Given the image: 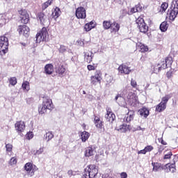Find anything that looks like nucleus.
I'll return each instance as SVG.
<instances>
[{
	"label": "nucleus",
	"instance_id": "obj_1",
	"mask_svg": "<svg viewBox=\"0 0 178 178\" xmlns=\"http://www.w3.org/2000/svg\"><path fill=\"white\" fill-rule=\"evenodd\" d=\"M97 175H98L97 166L95 165H90L85 168L82 178H95Z\"/></svg>",
	"mask_w": 178,
	"mask_h": 178
},
{
	"label": "nucleus",
	"instance_id": "obj_2",
	"mask_svg": "<svg viewBox=\"0 0 178 178\" xmlns=\"http://www.w3.org/2000/svg\"><path fill=\"white\" fill-rule=\"evenodd\" d=\"M9 40L6 36L0 37V55H5L8 52Z\"/></svg>",
	"mask_w": 178,
	"mask_h": 178
},
{
	"label": "nucleus",
	"instance_id": "obj_3",
	"mask_svg": "<svg viewBox=\"0 0 178 178\" xmlns=\"http://www.w3.org/2000/svg\"><path fill=\"white\" fill-rule=\"evenodd\" d=\"M170 98H172V95H167L162 97L161 103L159 104L156 107V111L157 112H163V111L166 109V104Z\"/></svg>",
	"mask_w": 178,
	"mask_h": 178
},
{
	"label": "nucleus",
	"instance_id": "obj_4",
	"mask_svg": "<svg viewBox=\"0 0 178 178\" xmlns=\"http://www.w3.org/2000/svg\"><path fill=\"white\" fill-rule=\"evenodd\" d=\"M48 31H47V28L43 27L36 35V42L40 43L41 41H48Z\"/></svg>",
	"mask_w": 178,
	"mask_h": 178
},
{
	"label": "nucleus",
	"instance_id": "obj_5",
	"mask_svg": "<svg viewBox=\"0 0 178 178\" xmlns=\"http://www.w3.org/2000/svg\"><path fill=\"white\" fill-rule=\"evenodd\" d=\"M136 22L140 33H144V34H145V33L148 31V26H147V24H145L144 19H143L141 17H139L137 18Z\"/></svg>",
	"mask_w": 178,
	"mask_h": 178
},
{
	"label": "nucleus",
	"instance_id": "obj_6",
	"mask_svg": "<svg viewBox=\"0 0 178 178\" xmlns=\"http://www.w3.org/2000/svg\"><path fill=\"white\" fill-rule=\"evenodd\" d=\"M101 80H102V72L98 70L95 72V75L90 77V83L97 86L98 83H101Z\"/></svg>",
	"mask_w": 178,
	"mask_h": 178
},
{
	"label": "nucleus",
	"instance_id": "obj_7",
	"mask_svg": "<svg viewBox=\"0 0 178 178\" xmlns=\"http://www.w3.org/2000/svg\"><path fill=\"white\" fill-rule=\"evenodd\" d=\"M127 99L131 106H136V105L138 104V97L133 92H131L128 94L127 96Z\"/></svg>",
	"mask_w": 178,
	"mask_h": 178
},
{
	"label": "nucleus",
	"instance_id": "obj_8",
	"mask_svg": "<svg viewBox=\"0 0 178 178\" xmlns=\"http://www.w3.org/2000/svg\"><path fill=\"white\" fill-rule=\"evenodd\" d=\"M24 170L27 173H31V176H34V173L38 170V168L33 163H26L24 165Z\"/></svg>",
	"mask_w": 178,
	"mask_h": 178
},
{
	"label": "nucleus",
	"instance_id": "obj_9",
	"mask_svg": "<svg viewBox=\"0 0 178 178\" xmlns=\"http://www.w3.org/2000/svg\"><path fill=\"white\" fill-rule=\"evenodd\" d=\"M75 15L77 19H86L87 17V15L86 13V8L81 6L76 8Z\"/></svg>",
	"mask_w": 178,
	"mask_h": 178
},
{
	"label": "nucleus",
	"instance_id": "obj_10",
	"mask_svg": "<svg viewBox=\"0 0 178 178\" xmlns=\"http://www.w3.org/2000/svg\"><path fill=\"white\" fill-rule=\"evenodd\" d=\"M19 15H20V19L22 23H24V24H27L29 23V13H27V11L26 10H20L19 11Z\"/></svg>",
	"mask_w": 178,
	"mask_h": 178
},
{
	"label": "nucleus",
	"instance_id": "obj_11",
	"mask_svg": "<svg viewBox=\"0 0 178 178\" xmlns=\"http://www.w3.org/2000/svg\"><path fill=\"white\" fill-rule=\"evenodd\" d=\"M106 114L105 115V119L107 122L113 123V120L116 118V116L112 113V110L110 108H106Z\"/></svg>",
	"mask_w": 178,
	"mask_h": 178
},
{
	"label": "nucleus",
	"instance_id": "obj_12",
	"mask_svg": "<svg viewBox=\"0 0 178 178\" xmlns=\"http://www.w3.org/2000/svg\"><path fill=\"white\" fill-rule=\"evenodd\" d=\"M15 127L17 133H23L26 129V124L23 121H17L15 124Z\"/></svg>",
	"mask_w": 178,
	"mask_h": 178
},
{
	"label": "nucleus",
	"instance_id": "obj_13",
	"mask_svg": "<svg viewBox=\"0 0 178 178\" xmlns=\"http://www.w3.org/2000/svg\"><path fill=\"white\" fill-rule=\"evenodd\" d=\"M17 31L19 34H22V35L28 37L29 33H30V29H29V26L26 25H22L19 26Z\"/></svg>",
	"mask_w": 178,
	"mask_h": 178
},
{
	"label": "nucleus",
	"instance_id": "obj_14",
	"mask_svg": "<svg viewBox=\"0 0 178 178\" xmlns=\"http://www.w3.org/2000/svg\"><path fill=\"white\" fill-rule=\"evenodd\" d=\"M118 72L121 74H129L130 72H131V70L127 65L122 64L119 66L118 67Z\"/></svg>",
	"mask_w": 178,
	"mask_h": 178
},
{
	"label": "nucleus",
	"instance_id": "obj_15",
	"mask_svg": "<svg viewBox=\"0 0 178 178\" xmlns=\"http://www.w3.org/2000/svg\"><path fill=\"white\" fill-rule=\"evenodd\" d=\"M42 104L45 106L47 109L51 111L53 109L54 104H52V100L48 97H43V102Z\"/></svg>",
	"mask_w": 178,
	"mask_h": 178
},
{
	"label": "nucleus",
	"instance_id": "obj_16",
	"mask_svg": "<svg viewBox=\"0 0 178 178\" xmlns=\"http://www.w3.org/2000/svg\"><path fill=\"white\" fill-rule=\"evenodd\" d=\"M133 119H134V111H130L124 116L123 122H124L125 123H130V122L133 120Z\"/></svg>",
	"mask_w": 178,
	"mask_h": 178
},
{
	"label": "nucleus",
	"instance_id": "obj_17",
	"mask_svg": "<svg viewBox=\"0 0 178 178\" xmlns=\"http://www.w3.org/2000/svg\"><path fill=\"white\" fill-rule=\"evenodd\" d=\"M115 130H117V131H119L120 133H126L127 131H130V125L123 124L120 127H117L115 128Z\"/></svg>",
	"mask_w": 178,
	"mask_h": 178
},
{
	"label": "nucleus",
	"instance_id": "obj_18",
	"mask_svg": "<svg viewBox=\"0 0 178 178\" xmlns=\"http://www.w3.org/2000/svg\"><path fill=\"white\" fill-rule=\"evenodd\" d=\"M178 15V11H176L175 10L170 9V10H168L167 13V16L168 19H170L172 22L176 19Z\"/></svg>",
	"mask_w": 178,
	"mask_h": 178
},
{
	"label": "nucleus",
	"instance_id": "obj_19",
	"mask_svg": "<svg viewBox=\"0 0 178 178\" xmlns=\"http://www.w3.org/2000/svg\"><path fill=\"white\" fill-rule=\"evenodd\" d=\"M95 154V146H89L86 148L85 156L88 158H90V156H92Z\"/></svg>",
	"mask_w": 178,
	"mask_h": 178
},
{
	"label": "nucleus",
	"instance_id": "obj_20",
	"mask_svg": "<svg viewBox=\"0 0 178 178\" xmlns=\"http://www.w3.org/2000/svg\"><path fill=\"white\" fill-rule=\"evenodd\" d=\"M38 17L40 21L41 24H45L46 23H48V17L44 13H39L38 14Z\"/></svg>",
	"mask_w": 178,
	"mask_h": 178
},
{
	"label": "nucleus",
	"instance_id": "obj_21",
	"mask_svg": "<svg viewBox=\"0 0 178 178\" xmlns=\"http://www.w3.org/2000/svg\"><path fill=\"white\" fill-rule=\"evenodd\" d=\"M79 136L81 137L82 143H86V141H87V140L90 138V133L86 131L80 132Z\"/></svg>",
	"mask_w": 178,
	"mask_h": 178
},
{
	"label": "nucleus",
	"instance_id": "obj_22",
	"mask_svg": "<svg viewBox=\"0 0 178 178\" xmlns=\"http://www.w3.org/2000/svg\"><path fill=\"white\" fill-rule=\"evenodd\" d=\"M84 54V60L87 63H91L92 62V52H83Z\"/></svg>",
	"mask_w": 178,
	"mask_h": 178
},
{
	"label": "nucleus",
	"instance_id": "obj_23",
	"mask_svg": "<svg viewBox=\"0 0 178 178\" xmlns=\"http://www.w3.org/2000/svg\"><path fill=\"white\" fill-rule=\"evenodd\" d=\"M110 29L111 30V33H118V31L120 30V25L116 22H113L111 23V26Z\"/></svg>",
	"mask_w": 178,
	"mask_h": 178
},
{
	"label": "nucleus",
	"instance_id": "obj_24",
	"mask_svg": "<svg viewBox=\"0 0 178 178\" xmlns=\"http://www.w3.org/2000/svg\"><path fill=\"white\" fill-rule=\"evenodd\" d=\"M138 113L139 115H140V116H143V118H147V116L149 115V111H148L147 108L143 107L138 111Z\"/></svg>",
	"mask_w": 178,
	"mask_h": 178
},
{
	"label": "nucleus",
	"instance_id": "obj_25",
	"mask_svg": "<svg viewBox=\"0 0 178 178\" xmlns=\"http://www.w3.org/2000/svg\"><path fill=\"white\" fill-rule=\"evenodd\" d=\"M136 47L138 49H140V52H147L148 51V46H145L144 45V44L141 43V42H138L136 43Z\"/></svg>",
	"mask_w": 178,
	"mask_h": 178
},
{
	"label": "nucleus",
	"instance_id": "obj_26",
	"mask_svg": "<svg viewBox=\"0 0 178 178\" xmlns=\"http://www.w3.org/2000/svg\"><path fill=\"white\" fill-rule=\"evenodd\" d=\"M44 71L47 74H52L54 72V65L51 64H47L44 67Z\"/></svg>",
	"mask_w": 178,
	"mask_h": 178
},
{
	"label": "nucleus",
	"instance_id": "obj_27",
	"mask_svg": "<svg viewBox=\"0 0 178 178\" xmlns=\"http://www.w3.org/2000/svg\"><path fill=\"white\" fill-rule=\"evenodd\" d=\"M118 104L120 105V106H124V98L120 96V95H117L115 97V101H118Z\"/></svg>",
	"mask_w": 178,
	"mask_h": 178
},
{
	"label": "nucleus",
	"instance_id": "obj_28",
	"mask_svg": "<svg viewBox=\"0 0 178 178\" xmlns=\"http://www.w3.org/2000/svg\"><path fill=\"white\" fill-rule=\"evenodd\" d=\"M65 72H66V69L63 67V65H59L56 70V73H57L58 76H63Z\"/></svg>",
	"mask_w": 178,
	"mask_h": 178
},
{
	"label": "nucleus",
	"instance_id": "obj_29",
	"mask_svg": "<svg viewBox=\"0 0 178 178\" xmlns=\"http://www.w3.org/2000/svg\"><path fill=\"white\" fill-rule=\"evenodd\" d=\"M8 22V19L6 15L0 14V27L5 26Z\"/></svg>",
	"mask_w": 178,
	"mask_h": 178
},
{
	"label": "nucleus",
	"instance_id": "obj_30",
	"mask_svg": "<svg viewBox=\"0 0 178 178\" xmlns=\"http://www.w3.org/2000/svg\"><path fill=\"white\" fill-rule=\"evenodd\" d=\"M60 13H61L60 9L56 7L52 13V16L54 19H58L60 16Z\"/></svg>",
	"mask_w": 178,
	"mask_h": 178
},
{
	"label": "nucleus",
	"instance_id": "obj_31",
	"mask_svg": "<svg viewBox=\"0 0 178 178\" xmlns=\"http://www.w3.org/2000/svg\"><path fill=\"white\" fill-rule=\"evenodd\" d=\"M94 27H95V25H94V22H90V23L85 24L84 30L85 31H90V30H92Z\"/></svg>",
	"mask_w": 178,
	"mask_h": 178
},
{
	"label": "nucleus",
	"instance_id": "obj_32",
	"mask_svg": "<svg viewBox=\"0 0 178 178\" xmlns=\"http://www.w3.org/2000/svg\"><path fill=\"white\" fill-rule=\"evenodd\" d=\"M95 124L97 129H102V121H101L99 118H95Z\"/></svg>",
	"mask_w": 178,
	"mask_h": 178
},
{
	"label": "nucleus",
	"instance_id": "obj_33",
	"mask_svg": "<svg viewBox=\"0 0 178 178\" xmlns=\"http://www.w3.org/2000/svg\"><path fill=\"white\" fill-rule=\"evenodd\" d=\"M170 9L178 12V0H172L171 2Z\"/></svg>",
	"mask_w": 178,
	"mask_h": 178
},
{
	"label": "nucleus",
	"instance_id": "obj_34",
	"mask_svg": "<svg viewBox=\"0 0 178 178\" xmlns=\"http://www.w3.org/2000/svg\"><path fill=\"white\" fill-rule=\"evenodd\" d=\"M22 87L24 91H29L30 90V83L26 81L22 83Z\"/></svg>",
	"mask_w": 178,
	"mask_h": 178
},
{
	"label": "nucleus",
	"instance_id": "obj_35",
	"mask_svg": "<svg viewBox=\"0 0 178 178\" xmlns=\"http://www.w3.org/2000/svg\"><path fill=\"white\" fill-rule=\"evenodd\" d=\"M44 140H47V141H51L52 138H54V134L52 132H47L44 136Z\"/></svg>",
	"mask_w": 178,
	"mask_h": 178
},
{
	"label": "nucleus",
	"instance_id": "obj_36",
	"mask_svg": "<svg viewBox=\"0 0 178 178\" xmlns=\"http://www.w3.org/2000/svg\"><path fill=\"white\" fill-rule=\"evenodd\" d=\"M160 30L163 33H165L168 30V22H163L160 25Z\"/></svg>",
	"mask_w": 178,
	"mask_h": 178
},
{
	"label": "nucleus",
	"instance_id": "obj_37",
	"mask_svg": "<svg viewBox=\"0 0 178 178\" xmlns=\"http://www.w3.org/2000/svg\"><path fill=\"white\" fill-rule=\"evenodd\" d=\"M168 172H171V173H175L176 172V168L175 164L166 165Z\"/></svg>",
	"mask_w": 178,
	"mask_h": 178
},
{
	"label": "nucleus",
	"instance_id": "obj_38",
	"mask_svg": "<svg viewBox=\"0 0 178 178\" xmlns=\"http://www.w3.org/2000/svg\"><path fill=\"white\" fill-rule=\"evenodd\" d=\"M152 165L153 166V172H158L159 168H161V163H152Z\"/></svg>",
	"mask_w": 178,
	"mask_h": 178
},
{
	"label": "nucleus",
	"instance_id": "obj_39",
	"mask_svg": "<svg viewBox=\"0 0 178 178\" xmlns=\"http://www.w3.org/2000/svg\"><path fill=\"white\" fill-rule=\"evenodd\" d=\"M47 109H48L44 104H42V106L39 107L38 112L40 115H44L47 113Z\"/></svg>",
	"mask_w": 178,
	"mask_h": 178
},
{
	"label": "nucleus",
	"instance_id": "obj_40",
	"mask_svg": "<svg viewBox=\"0 0 178 178\" xmlns=\"http://www.w3.org/2000/svg\"><path fill=\"white\" fill-rule=\"evenodd\" d=\"M137 12H141L140 4L136 5L135 7L131 9V13H136Z\"/></svg>",
	"mask_w": 178,
	"mask_h": 178
},
{
	"label": "nucleus",
	"instance_id": "obj_41",
	"mask_svg": "<svg viewBox=\"0 0 178 178\" xmlns=\"http://www.w3.org/2000/svg\"><path fill=\"white\" fill-rule=\"evenodd\" d=\"M51 3H52V0H48L47 1L44 2L42 5V10H45V9H47V8H48V6H49L51 5Z\"/></svg>",
	"mask_w": 178,
	"mask_h": 178
},
{
	"label": "nucleus",
	"instance_id": "obj_42",
	"mask_svg": "<svg viewBox=\"0 0 178 178\" xmlns=\"http://www.w3.org/2000/svg\"><path fill=\"white\" fill-rule=\"evenodd\" d=\"M111 26H112V23H111L110 22L104 21L103 22V27L104 29H105V30H108L111 29Z\"/></svg>",
	"mask_w": 178,
	"mask_h": 178
},
{
	"label": "nucleus",
	"instance_id": "obj_43",
	"mask_svg": "<svg viewBox=\"0 0 178 178\" xmlns=\"http://www.w3.org/2000/svg\"><path fill=\"white\" fill-rule=\"evenodd\" d=\"M106 81L107 83V84H111L112 83H113V76H111V75H106Z\"/></svg>",
	"mask_w": 178,
	"mask_h": 178
},
{
	"label": "nucleus",
	"instance_id": "obj_44",
	"mask_svg": "<svg viewBox=\"0 0 178 178\" xmlns=\"http://www.w3.org/2000/svg\"><path fill=\"white\" fill-rule=\"evenodd\" d=\"M10 166H13V165H16L17 163V159L16 157H12L8 162Z\"/></svg>",
	"mask_w": 178,
	"mask_h": 178
},
{
	"label": "nucleus",
	"instance_id": "obj_45",
	"mask_svg": "<svg viewBox=\"0 0 178 178\" xmlns=\"http://www.w3.org/2000/svg\"><path fill=\"white\" fill-rule=\"evenodd\" d=\"M9 83L11 86H16L17 84V79L16 77H11L9 79Z\"/></svg>",
	"mask_w": 178,
	"mask_h": 178
},
{
	"label": "nucleus",
	"instance_id": "obj_46",
	"mask_svg": "<svg viewBox=\"0 0 178 178\" xmlns=\"http://www.w3.org/2000/svg\"><path fill=\"white\" fill-rule=\"evenodd\" d=\"M29 56H34L35 55V48L32 47L28 50Z\"/></svg>",
	"mask_w": 178,
	"mask_h": 178
},
{
	"label": "nucleus",
	"instance_id": "obj_47",
	"mask_svg": "<svg viewBox=\"0 0 178 178\" xmlns=\"http://www.w3.org/2000/svg\"><path fill=\"white\" fill-rule=\"evenodd\" d=\"M42 152H44V147H41L39 148V149L36 150L33 154L34 155H41V154H42Z\"/></svg>",
	"mask_w": 178,
	"mask_h": 178
},
{
	"label": "nucleus",
	"instance_id": "obj_48",
	"mask_svg": "<svg viewBox=\"0 0 178 178\" xmlns=\"http://www.w3.org/2000/svg\"><path fill=\"white\" fill-rule=\"evenodd\" d=\"M169 6V4L168 3H163L161 4V12H165L166 9H168V7Z\"/></svg>",
	"mask_w": 178,
	"mask_h": 178
},
{
	"label": "nucleus",
	"instance_id": "obj_49",
	"mask_svg": "<svg viewBox=\"0 0 178 178\" xmlns=\"http://www.w3.org/2000/svg\"><path fill=\"white\" fill-rule=\"evenodd\" d=\"M164 62L165 63L167 66L169 67V66L172 65V57H169V58H165Z\"/></svg>",
	"mask_w": 178,
	"mask_h": 178
},
{
	"label": "nucleus",
	"instance_id": "obj_50",
	"mask_svg": "<svg viewBox=\"0 0 178 178\" xmlns=\"http://www.w3.org/2000/svg\"><path fill=\"white\" fill-rule=\"evenodd\" d=\"M6 151L7 152H12V149L13 148V146L12 145V144H6Z\"/></svg>",
	"mask_w": 178,
	"mask_h": 178
},
{
	"label": "nucleus",
	"instance_id": "obj_51",
	"mask_svg": "<svg viewBox=\"0 0 178 178\" xmlns=\"http://www.w3.org/2000/svg\"><path fill=\"white\" fill-rule=\"evenodd\" d=\"M33 137H34V134H33V132H28L26 134V138H27V140H31Z\"/></svg>",
	"mask_w": 178,
	"mask_h": 178
},
{
	"label": "nucleus",
	"instance_id": "obj_52",
	"mask_svg": "<svg viewBox=\"0 0 178 178\" xmlns=\"http://www.w3.org/2000/svg\"><path fill=\"white\" fill-rule=\"evenodd\" d=\"M168 67V64L165 61H163L161 67H159V70H162V69H166Z\"/></svg>",
	"mask_w": 178,
	"mask_h": 178
},
{
	"label": "nucleus",
	"instance_id": "obj_53",
	"mask_svg": "<svg viewBox=\"0 0 178 178\" xmlns=\"http://www.w3.org/2000/svg\"><path fill=\"white\" fill-rule=\"evenodd\" d=\"M152 149H154V147L152 145H149L145 147V151H146V152H151Z\"/></svg>",
	"mask_w": 178,
	"mask_h": 178
},
{
	"label": "nucleus",
	"instance_id": "obj_54",
	"mask_svg": "<svg viewBox=\"0 0 178 178\" xmlns=\"http://www.w3.org/2000/svg\"><path fill=\"white\" fill-rule=\"evenodd\" d=\"M172 155V152H168L167 154L164 155V159H170Z\"/></svg>",
	"mask_w": 178,
	"mask_h": 178
},
{
	"label": "nucleus",
	"instance_id": "obj_55",
	"mask_svg": "<svg viewBox=\"0 0 178 178\" xmlns=\"http://www.w3.org/2000/svg\"><path fill=\"white\" fill-rule=\"evenodd\" d=\"M88 70H95L97 69V66L92 65H88L87 66Z\"/></svg>",
	"mask_w": 178,
	"mask_h": 178
},
{
	"label": "nucleus",
	"instance_id": "obj_56",
	"mask_svg": "<svg viewBox=\"0 0 178 178\" xmlns=\"http://www.w3.org/2000/svg\"><path fill=\"white\" fill-rule=\"evenodd\" d=\"M131 86L134 88H137V81H136L135 80L131 79Z\"/></svg>",
	"mask_w": 178,
	"mask_h": 178
},
{
	"label": "nucleus",
	"instance_id": "obj_57",
	"mask_svg": "<svg viewBox=\"0 0 178 178\" xmlns=\"http://www.w3.org/2000/svg\"><path fill=\"white\" fill-rule=\"evenodd\" d=\"M132 130H133V131H138V130H142V131H144V130H145V129L141 128V127H137L136 128L134 127Z\"/></svg>",
	"mask_w": 178,
	"mask_h": 178
},
{
	"label": "nucleus",
	"instance_id": "obj_58",
	"mask_svg": "<svg viewBox=\"0 0 178 178\" xmlns=\"http://www.w3.org/2000/svg\"><path fill=\"white\" fill-rule=\"evenodd\" d=\"M66 51V47L61 45L59 49V51L63 54Z\"/></svg>",
	"mask_w": 178,
	"mask_h": 178
},
{
	"label": "nucleus",
	"instance_id": "obj_59",
	"mask_svg": "<svg viewBox=\"0 0 178 178\" xmlns=\"http://www.w3.org/2000/svg\"><path fill=\"white\" fill-rule=\"evenodd\" d=\"M77 43H78V45H80V47H84V44H86V42H84V41L81 40H78Z\"/></svg>",
	"mask_w": 178,
	"mask_h": 178
},
{
	"label": "nucleus",
	"instance_id": "obj_60",
	"mask_svg": "<svg viewBox=\"0 0 178 178\" xmlns=\"http://www.w3.org/2000/svg\"><path fill=\"white\" fill-rule=\"evenodd\" d=\"M67 175L70 176H73V175H74V172L72 170H69L67 172Z\"/></svg>",
	"mask_w": 178,
	"mask_h": 178
},
{
	"label": "nucleus",
	"instance_id": "obj_61",
	"mask_svg": "<svg viewBox=\"0 0 178 178\" xmlns=\"http://www.w3.org/2000/svg\"><path fill=\"white\" fill-rule=\"evenodd\" d=\"M121 178H127V173L126 172H122L120 174Z\"/></svg>",
	"mask_w": 178,
	"mask_h": 178
},
{
	"label": "nucleus",
	"instance_id": "obj_62",
	"mask_svg": "<svg viewBox=\"0 0 178 178\" xmlns=\"http://www.w3.org/2000/svg\"><path fill=\"white\" fill-rule=\"evenodd\" d=\"M138 154H143V155H145V154H147V152L145 150V149H143V150H140L138 152Z\"/></svg>",
	"mask_w": 178,
	"mask_h": 178
},
{
	"label": "nucleus",
	"instance_id": "obj_63",
	"mask_svg": "<svg viewBox=\"0 0 178 178\" xmlns=\"http://www.w3.org/2000/svg\"><path fill=\"white\" fill-rule=\"evenodd\" d=\"M161 144H163V145H166V142H165L163 140V139H161Z\"/></svg>",
	"mask_w": 178,
	"mask_h": 178
},
{
	"label": "nucleus",
	"instance_id": "obj_64",
	"mask_svg": "<svg viewBox=\"0 0 178 178\" xmlns=\"http://www.w3.org/2000/svg\"><path fill=\"white\" fill-rule=\"evenodd\" d=\"M83 94H86V91L85 90L83 91Z\"/></svg>",
	"mask_w": 178,
	"mask_h": 178
}]
</instances>
